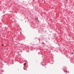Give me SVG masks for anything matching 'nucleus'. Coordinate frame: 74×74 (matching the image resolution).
I'll return each mask as SVG.
<instances>
[{"label":"nucleus","mask_w":74,"mask_h":74,"mask_svg":"<svg viewBox=\"0 0 74 74\" xmlns=\"http://www.w3.org/2000/svg\"><path fill=\"white\" fill-rule=\"evenodd\" d=\"M2 46H3V45H2Z\"/></svg>","instance_id":"2"},{"label":"nucleus","mask_w":74,"mask_h":74,"mask_svg":"<svg viewBox=\"0 0 74 74\" xmlns=\"http://www.w3.org/2000/svg\"><path fill=\"white\" fill-rule=\"evenodd\" d=\"M26 63H25L24 64V65H26Z\"/></svg>","instance_id":"1"},{"label":"nucleus","mask_w":74,"mask_h":74,"mask_svg":"<svg viewBox=\"0 0 74 74\" xmlns=\"http://www.w3.org/2000/svg\"><path fill=\"white\" fill-rule=\"evenodd\" d=\"M72 54H73V53H72Z\"/></svg>","instance_id":"3"}]
</instances>
